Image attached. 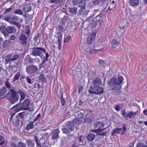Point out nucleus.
Wrapping results in <instances>:
<instances>
[{
	"instance_id": "obj_38",
	"label": "nucleus",
	"mask_w": 147,
	"mask_h": 147,
	"mask_svg": "<svg viewBox=\"0 0 147 147\" xmlns=\"http://www.w3.org/2000/svg\"><path fill=\"white\" fill-rule=\"evenodd\" d=\"M116 79L115 78H111L109 82V83L110 86H112L114 84L116 85L115 81Z\"/></svg>"
},
{
	"instance_id": "obj_36",
	"label": "nucleus",
	"mask_w": 147,
	"mask_h": 147,
	"mask_svg": "<svg viewBox=\"0 0 147 147\" xmlns=\"http://www.w3.org/2000/svg\"><path fill=\"white\" fill-rule=\"evenodd\" d=\"M20 121L18 117H16L13 120V123L16 126H18L20 123Z\"/></svg>"
},
{
	"instance_id": "obj_8",
	"label": "nucleus",
	"mask_w": 147,
	"mask_h": 147,
	"mask_svg": "<svg viewBox=\"0 0 147 147\" xmlns=\"http://www.w3.org/2000/svg\"><path fill=\"white\" fill-rule=\"evenodd\" d=\"M94 125L95 128H97L96 130H99L103 129L104 126V124L103 123L98 121L95 123Z\"/></svg>"
},
{
	"instance_id": "obj_22",
	"label": "nucleus",
	"mask_w": 147,
	"mask_h": 147,
	"mask_svg": "<svg viewBox=\"0 0 147 147\" xmlns=\"http://www.w3.org/2000/svg\"><path fill=\"white\" fill-rule=\"evenodd\" d=\"M7 92V90L5 87H3L0 89V97L1 98L4 97L5 94Z\"/></svg>"
},
{
	"instance_id": "obj_16",
	"label": "nucleus",
	"mask_w": 147,
	"mask_h": 147,
	"mask_svg": "<svg viewBox=\"0 0 147 147\" xmlns=\"http://www.w3.org/2000/svg\"><path fill=\"white\" fill-rule=\"evenodd\" d=\"M62 37V36L61 34H59L57 37L58 39L57 42L58 44V47L59 50H60L61 48Z\"/></svg>"
},
{
	"instance_id": "obj_33",
	"label": "nucleus",
	"mask_w": 147,
	"mask_h": 147,
	"mask_svg": "<svg viewBox=\"0 0 147 147\" xmlns=\"http://www.w3.org/2000/svg\"><path fill=\"white\" fill-rule=\"evenodd\" d=\"M77 8L75 7L69 8V12L72 13V14L76 15L77 13Z\"/></svg>"
},
{
	"instance_id": "obj_13",
	"label": "nucleus",
	"mask_w": 147,
	"mask_h": 147,
	"mask_svg": "<svg viewBox=\"0 0 147 147\" xmlns=\"http://www.w3.org/2000/svg\"><path fill=\"white\" fill-rule=\"evenodd\" d=\"M66 126L71 131L74 130L75 125L73 122L70 121H68L66 123Z\"/></svg>"
},
{
	"instance_id": "obj_42",
	"label": "nucleus",
	"mask_w": 147,
	"mask_h": 147,
	"mask_svg": "<svg viewBox=\"0 0 147 147\" xmlns=\"http://www.w3.org/2000/svg\"><path fill=\"white\" fill-rule=\"evenodd\" d=\"M9 79L7 78L5 82V85L6 86V87L8 88H11V86L10 85V84L9 82Z\"/></svg>"
},
{
	"instance_id": "obj_30",
	"label": "nucleus",
	"mask_w": 147,
	"mask_h": 147,
	"mask_svg": "<svg viewBox=\"0 0 147 147\" xmlns=\"http://www.w3.org/2000/svg\"><path fill=\"white\" fill-rule=\"evenodd\" d=\"M4 20L9 22L11 24L13 22L12 20V16H6L4 18Z\"/></svg>"
},
{
	"instance_id": "obj_17",
	"label": "nucleus",
	"mask_w": 147,
	"mask_h": 147,
	"mask_svg": "<svg viewBox=\"0 0 147 147\" xmlns=\"http://www.w3.org/2000/svg\"><path fill=\"white\" fill-rule=\"evenodd\" d=\"M13 109H14V111L16 112V113L23 110L22 107H21V104L20 103H19L13 107Z\"/></svg>"
},
{
	"instance_id": "obj_28",
	"label": "nucleus",
	"mask_w": 147,
	"mask_h": 147,
	"mask_svg": "<svg viewBox=\"0 0 147 147\" xmlns=\"http://www.w3.org/2000/svg\"><path fill=\"white\" fill-rule=\"evenodd\" d=\"M21 76V74L20 73V72H18L15 75L12 82L14 83L16 80H19Z\"/></svg>"
},
{
	"instance_id": "obj_2",
	"label": "nucleus",
	"mask_w": 147,
	"mask_h": 147,
	"mask_svg": "<svg viewBox=\"0 0 147 147\" xmlns=\"http://www.w3.org/2000/svg\"><path fill=\"white\" fill-rule=\"evenodd\" d=\"M19 55L15 53H12L7 55L5 59V63H10L16 60L19 57Z\"/></svg>"
},
{
	"instance_id": "obj_47",
	"label": "nucleus",
	"mask_w": 147,
	"mask_h": 147,
	"mask_svg": "<svg viewBox=\"0 0 147 147\" xmlns=\"http://www.w3.org/2000/svg\"><path fill=\"white\" fill-rule=\"evenodd\" d=\"M18 147H26V145L25 143L20 142L18 143Z\"/></svg>"
},
{
	"instance_id": "obj_44",
	"label": "nucleus",
	"mask_w": 147,
	"mask_h": 147,
	"mask_svg": "<svg viewBox=\"0 0 147 147\" xmlns=\"http://www.w3.org/2000/svg\"><path fill=\"white\" fill-rule=\"evenodd\" d=\"M44 76V75L43 74H41L39 76V78L42 82H45L46 80Z\"/></svg>"
},
{
	"instance_id": "obj_6",
	"label": "nucleus",
	"mask_w": 147,
	"mask_h": 147,
	"mask_svg": "<svg viewBox=\"0 0 147 147\" xmlns=\"http://www.w3.org/2000/svg\"><path fill=\"white\" fill-rule=\"evenodd\" d=\"M18 40L20 44L25 45L26 44L27 42L28 38L25 35L22 34L20 36Z\"/></svg>"
},
{
	"instance_id": "obj_31",
	"label": "nucleus",
	"mask_w": 147,
	"mask_h": 147,
	"mask_svg": "<svg viewBox=\"0 0 147 147\" xmlns=\"http://www.w3.org/2000/svg\"><path fill=\"white\" fill-rule=\"evenodd\" d=\"M34 122H30L27 125L26 127V130H29L31 129H32L34 128Z\"/></svg>"
},
{
	"instance_id": "obj_7",
	"label": "nucleus",
	"mask_w": 147,
	"mask_h": 147,
	"mask_svg": "<svg viewBox=\"0 0 147 147\" xmlns=\"http://www.w3.org/2000/svg\"><path fill=\"white\" fill-rule=\"evenodd\" d=\"M103 92V88L99 86H95V87L92 88V94H98L102 93Z\"/></svg>"
},
{
	"instance_id": "obj_20",
	"label": "nucleus",
	"mask_w": 147,
	"mask_h": 147,
	"mask_svg": "<svg viewBox=\"0 0 147 147\" xmlns=\"http://www.w3.org/2000/svg\"><path fill=\"white\" fill-rule=\"evenodd\" d=\"M0 28L2 32L5 37L7 36H8L9 33L7 28L4 26H1L0 27Z\"/></svg>"
},
{
	"instance_id": "obj_56",
	"label": "nucleus",
	"mask_w": 147,
	"mask_h": 147,
	"mask_svg": "<svg viewBox=\"0 0 147 147\" xmlns=\"http://www.w3.org/2000/svg\"><path fill=\"white\" fill-rule=\"evenodd\" d=\"M115 109V110L117 111H120V105H116L114 106Z\"/></svg>"
},
{
	"instance_id": "obj_4",
	"label": "nucleus",
	"mask_w": 147,
	"mask_h": 147,
	"mask_svg": "<svg viewBox=\"0 0 147 147\" xmlns=\"http://www.w3.org/2000/svg\"><path fill=\"white\" fill-rule=\"evenodd\" d=\"M37 67L34 65L27 66L26 68V71L29 74L34 73L37 71Z\"/></svg>"
},
{
	"instance_id": "obj_29",
	"label": "nucleus",
	"mask_w": 147,
	"mask_h": 147,
	"mask_svg": "<svg viewBox=\"0 0 147 147\" xmlns=\"http://www.w3.org/2000/svg\"><path fill=\"white\" fill-rule=\"evenodd\" d=\"M123 78L122 77L120 76L118 77L116 79L115 81L116 85H120L123 80Z\"/></svg>"
},
{
	"instance_id": "obj_12",
	"label": "nucleus",
	"mask_w": 147,
	"mask_h": 147,
	"mask_svg": "<svg viewBox=\"0 0 147 147\" xmlns=\"http://www.w3.org/2000/svg\"><path fill=\"white\" fill-rule=\"evenodd\" d=\"M59 133L60 131L58 129L53 130L52 132V139L53 140H55L58 138Z\"/></svg>"
},
{
	"instance_id": "obj_43",
	"label": "nucleus",
	"mask_w": 147,
	"mask_h": 147,
	"mask_svg": "<svg viewBox=\"0 0 147 147\" xmlns=\"http://www.w3.org/2000/svg\"><path fill=\"white\" fill-rule=\"evenodd\" d=\"M62 130L63 134H65L66 135L69 134L70 133V131L66 128H63Z\"/></svg>"
},
{
	"instance_id": "obj_24",
	"label": "nucleus",
	"mask_w": 147,
	"mask_h": 147,
	"mask_svg": "<svg viewBox=\"0 0 147 147\" xmlns=\"http://www.w3.org/2000/svg\"><path fill=\"white\" fill-rule=\"evenodd\" d=\"M123 129L122 128H117L113 130L111 133V135L114 136L115 134H119Z\"/></svg>"
},
{
	"instance_id": "obj_23",
	"label": "nucleus",
	"mask_w": 147,
	"mask_h": 147,
	"mask_svg": "<svg viewBox=\"0 0 147 147\" xmlns=\"http://www.w3.org/2000/svg\"><path fill=\"white\" fill-rule=\"evenodd\" d=\"M129 3L131 6H137L139 5V0H130Z\"/></svg>"
},
{
	"instance_id": "obj_34",
	"label": "nucleus",
	"mask_w": 147,
	"mask_h": 147,
	"mask_svg": "<svg viewBox=\"0 0 147 147\" xmlns=\"http://www.w3.org/2000/svg\"><path fill=\"white\" fill-rule=\"evenodd\" d=\"M73 122L75 124L78 125H80L82 123V121L81 119L79 118H75L73 121Z\"/></svg>"
},
{
	"instance_id": "obj_52",
	"label": "nucleus",
	"mask_w": 147,
	"mask_h": 147,
	"mask_svg": "<svg viewBox=\"0 0 147 147\" xmlns=\"http://www.w3.org/2000/svg\"><path fill=\"white\" fill-rule=\"evenodd\" d=\"M41 115L40 113H39L38 114L36 117L34 119V120L33 121V122H35L37 121L39 118H40Z\"/></svg>"
},
{
	"instance_id": "obj_26",
	"label": "nucleus",
	"mask_w": 147,
	"mask_h": 147,
	"mask_svg": "<svg viewBox=\"0 0 147 147\" xmlns=\"http://www.w3.org/2000/svg\"><path fill=\"white\" fill-rule=\"evenodd\" d=\"M11 42L9 40L5 41L2 47L4 48H6L9 46Z\"/></svg>"
},
{
	"instance_id": "obj_25",
	"label": "nucleus",
	"mask_w": 147,
	"mask_h": 147,
	"mask_svg": "<svg viewBox=\"0 0 147 147\" xmlns=\"http://www.w3.org/2000/svg\"><path fill=\"white\" fill-rule=\"evenodd\" d=\"M7 30L10 34L14 33L16 32V29L14 26H9L7 27Z\"/></svg>"
},
{
	"instance_id": "obj_19",
	"label": "nucleus",
	"mask_w": 147,
	"mask_h": 147,
	"mask_svg": "<svg viewBox=\"0 0 147 147\" xmlns=\"http://www.w3.org/2000/svg\"><path fill=\"white\" fill-rule=\"evenodd\" d=\"M84 118L85 122L86 123H89L91 121V118H92V116L91 115V113L90 112V114L89 115L88 114H86Z\"/></svg>"
},
{
	"instance_id": "obj_49",
	"label": "nucleus",
	"mask_w": 147,
	"mask_h": 147,
	"mask_svg": "<svg viewBox=\"0 0 147 147\" xmlns=\"http://www.w3.org/2000/svg\"><path fill=\"white\" fill-rule=\"evenodd\" d=\"M12 9V7H10L9 8L6 9L5 11H4L3 13L4 14H6L7 13L9 12H10L11 10Z\"/></svg>"
},
{
	"instance_id": "obj_21",
	"label": "nucleus",
	"mask_w": 147,
	"mask_h": 147,
	"mask_svg": "<svg viewBox=\"0 0 147 147\" xmlns=\"http://www.w3.org/2000/svg\"><path fill=\"white\" fill-rule=\"evenodd\" d=\"M121 85H115L111 88L112 90L115 93L118 92L121 88Z\"/></svg>"
},
{
	"instance_id": "obj_27",
	"label": "nucleus",
	"mask_w": 147,
	"mask_h": 147,
	"mask_svg": "<svg viewBox=\"0 0 147 147\" xmlns=\"http://www.w3.org/2000/svg\"><path fill=\"white\" fill-rule=\"evenodd\" d=\"M101 81L100 79L99 78H97L94 79L93 82V84L95 86H96L100 85L101 84Z\"/></svg>"
},
{
	"instance_id": "obj_64",
	"label": "nucleus",
	"mask_w": 147,
	"mask_h": 147,
	"mask_svg": "<svg viewBox=\"0 0 147 147\" xmlns=\"http://www.w3.org/2000/svg\"><path fill=\"white\" fill-rule=\"evenodd\" d=\"M78 93L80 94L82 92L83 87L82 86H78Z\"/></svg>"
},
{
	"instance_id": "obj_1",
	"label": "nucleus",
	"mask_w": 147,
	"mask_h": 147,
	"mask_svg": "<svg viewBox=\"0 0 147 147\" xmlns=\"http://www.w3.org/2000/svg\"><path fill=\"white\" fill-rule=\"evenodd\" d=\"M5 97L7 99L9 100L12 104L17 101L19 98L18 95H17L15 90L12 89L10 90V92H8L5 96Z\"/></svg>"
},
{
	"instance_id": "obj_37",
	"label": "nucleus",
	"mask_w": 147,
	"mask_h": 147,
	"mask_svg": "<svg viewBox=\"0 0 147 147\" xmlns=\"http://www.w3.org/2000/svg\"><path fill=\"white\" fill-rule=\"evenodd\" d=\"M7 3L10 4V7H12L15 3V2L14 0H7L5 1V4Z\"/></svg>"
},
{
	"instance_id": "obj_41",
	"label": "nucleus",
	"mask_w": 147,
	"mask_h": 147,
	"mask_svg": "<svg viewBox=\"0 0 147 147\" xmlns=\"http://www.w3.org/2000/svg\"><path fill=\"white\" fill-rule=\"evenodd\" d=\"M49 1L51 3H62L63 0H49Z\"/></svg>"
},
{
	"instance_id": "obj_50",
	"label": "nucleus",
	"mask_w": 147,
	"mask_h": 147,
	"mask_svg": "<svg viewBox=\"0 0 147 147\" xmlns=\"http://www.w3.org/2000/svg\"><path fill=\"white\" fill-rule=\"evenodd\" d=\"M92 36H90L87 39V42L88 44H90L92 43Z\"/></svg>"
},
{
	"instance_id": "obj_3",
	"label": "nucleus",
	"mask_w": 147,
	"mask_h": 147,
	"mask_svg": "<svg viewBox=\"0 0 147 147\" xmlns=\"http://www.w3.org/2000/svg\"><path fill=\"white\" fill-rule=\"evenodd\" d=\"M41 50L40 47H36L33 49L31 55L35 56H39L41 59L44 57L43 55H42Z\"/></svg>"
},
{
	"instance_id": "obj_51",
	"label": "nucleus",
	"mask_w": 147,
	"mask_h": 147,
	"mask_svg": "<svg viewBox=\"0 0 147 147\" xmlns=\"http://www.w3.org/2000/svg\"><path fill=\"white\" fill-rule=\"evenodd\" d=\"M61 99V105H62V106H64L65 105V100L64 98H63L62 95Z\"/></svg>"
},
{
	"instance_id": "obj_55",
	"label": "nucleus",
	"mask_w": 147,
	"mask_h": 147,
	"mask_svg": "<svg viewBox=\"0 0 147 147\" xmlns=\"http://www.w3.org/2000/svg\"><path fill=\"white\" fill-rule=\"evenodd\" d=\"M99 63L100 65L102 66H104L105 65V63L104 61L102 59H100L99 61Z\"/></svg>"
},
{
	"instance_id": "obj_48",
	"label": "nucleus",
	"mask_w": 147,
	"mask_h": 147,
	"mask_svg": "<svg viewBox=\"0 0 147 147\" xmlns=\"http://www.w3.org/2000/svg\"><path fill=\"white\" fill-rule=\"evenodd\" d=\"M71 37L70 36H68L66 38H65L64 40V42L65 43H67L71 39Z\"/></svg>"
},
{
	"instance_id": "obj_11",
	"label": "nucleus",
	"mask_w": 147,
	"mask_h": 147,
	"mask_svg": "<svg viewBox=\"0 0 147 147\" xmlns=\"http://www.w3.org/2000/svg\"><path fill=\"white\" fill-rule=\"evenodd\" d=\"M30 104V102L28 99H25L22 103V108L23 110H27L28 109Z\"/></svg>"
},
{
	"instance_id": "obj_35",
	"label": "nucleus",
	"mask_w": 147,
	"mask_h": 147,
	"mask_svg": "<svg viewBox=\"0 0 147 147\" xmlns=\"http://www.w3.org/2000/svg\"><path fill=\"white\" fill-rule=\"evenodd\" d=\"M19 93L21 97L20 100H23L26 97L25 94L24 92L22 91H19Z\"/></svg>"
},
{
	"instance_id": "obj_61",
	"label": "nucleus",
	"mask_w": 147,
	"mask_h": 147,
	"mask_svg": "<svg viewBox=\"0 0 147 147\" xmlns=\"http://www.w3.org/2000/svg\"><path fill=\"white\" fill-rule=\"evenodd\" d=\"M40 37V36L39 34H38L34 38V40L35 41V42H36L37 40Z\"/></svg>"
},
{
	"instance_id": "obj_62",
	"label": "nucleus",
	"mask_w": 147,
	"mask_h": 147,
	"mask_svg": "<svg viewBox=\"0 0 147 147\" xmlns=\"http://www.w3.org/2000/svg\"><path fill=\"white\" fill-rule=\"evenodd\" d=\"M35 139L37 146L38 147H41V145L38 142V138L37 137H35Z\"/></svg>"
},
{
	"instance_id": "obj_60",
	"label": "nucleus",
	"mask_w": 147,
	"mask_h": 147,
	"mask_svg": "<svg viewBox=\"0 0 147 147\" xmlns=\"http://www.w3.org/2000/svg\"><path fill=\"white\" fill-rule=\"evenodd\" d=\"M12 24H14L16 25L17 26V27H18L19 28H20L21 26L19 23L17 22H13Z\"/></svg>"
},
{
	"instance_id": "obj_45",
	"label": "nucleus",
	"mask_w": 147,
	"mask_h": 147,
	"mask_svg": "<svg viewBox=\"0 0 147 147\" xmlns=\"http://www.w3.org/2000/svg\"><path fill=\"white\" fill-rule=\"evenodd\" d=\"M136 147H147V146L146 145H144L142 142H139L137 145Z\"/></svg>"
},
{
	"instance_id": "obj_53",
	"label": "nucleus",
	"mask_w": 147,
	"mask_h": 147,
	"mask_svg": "<svg viewBox=\"0 0 147 147\" xmlns=\"http://www.w3.org/2000/svg\"><path fill=\"white\" fill-rule=\"evenodd\" d=\"M87 138L88 141H92V134L90 133L87 136Z\"/></svg>"
},
{
	"instance_id": "obj_10",
	"label": "nucleus",
	"mask_w": 147,
	"mask_h": 147,
	"mask_svg": "<svg viewBox=\"0 0 147 147\" xmlns=\"http://www.w3.org/2000/svg\"><path fill=\"white\" fill-rule=\"evenodd\" d=\"M86 4V1L85 0H81L79 3V7H81V8L79 10L80 13H81L85 9V6Z\"/></svg>"
},
{
	"instance_id": "obj_54",
	"label": "nucleus",
	"mask_w": 147,
	"mask_h": 147,
	"mask_svg": "<svg viewBox=\"0 0 147 147\" xmlns=\"http://www.w3.org/2000/svg\"><path fill=\"white\" fill-rule=\"evenodd\" d=\"M26 80L27 82L29 84H32L33 82L32 80L28 77L26 78Z\"/></svg>"
},
{
	"instance_id": "obj_57",
	"label": "nucleus",
	"mask_w": 147,
	"mask_h": 147,
	"mask_svg": "<svg viewBox=\"0 0 147 147\" xmlns=\"http://www.w3.org/2000/svg\"><path fill=\"white\" fill-rule=\"evenodd\" d=\"M97 33V30H95L93 31V32H92V39L95 38Z\"/></svg>"
},
{
	"instance_id": "obj_39",
	"label": "nucleus",
	"mask_w": 147,
	"mask_h": 147,
	"mask_svg": "<svg viewBox=\"0 0 147 147\" xmlns=\"http://www.w3.org/2000/svg\"><path fill=\"white\" fill-rule=\"evenodd\" d=\"M102 44L100 39L96 40L94 44V46L96 47L99 45H102Z\"/></svg>"
},
{
	"instance_id": "obj_58",
	"label": "nucleus",
	"mask_w": 147,
	"mask_h": 147,
	"mask_svg": "<svg viewBox=\"0 0 147 147\" xmlns=\"http://www.w3.org/2000/svg\"><path fill=\"white\" fill-rule=\"evenodd\" d=\"M84 137L83 136H80L79 138V142L82 143L83 142Z\"/></svg>"
},
{
	"instance_id": "obj_46",
	"label": "nucleus",
	"mask_w": 147,
	"mask_h": 147,
	"mask_svg": "<svg viewBox=\"0 0 147 147\" xmlns=\"http://www.w3.org/2000/svg\"><path fill=\"white\" fill-rule=\"evenodd\" d=\"M14 13L15 14H19L20 15H22L23 14L22 11L20 9L16 10L14 12Z\"/></svg>"
},
{
	"instance_id": "obj_40",
	"label": "nucleus",
	"mask_w": 147,
	"mask_h": 147,
	"mask_svg": "<svg viewBox=\"0 0 147 147\" xmlns=\"http://www.w3.org/2000/svg\"><path fill=\"white\" fill-rule=\"evenodd\" d=\"M115 1H112V2L110 3V5L109 6L108 8V9H109L110 10H112L113 9V8L112 7H113L114 8L115 7Z\"/></svg>"
},
{
	"instance_id": "obj_15",
	"label": "nucleus",
	"mask_w": 147,
	"mask_h": 147,
	"mask_svg": "<svg viewBox=\"0 0 147 147\" xmlns=\"http://www.w3.org/2000/svg\"><path fill=\"white\" fill-rule=\"evenodd\" d=\"M106 128H105L99 130H95V131H94V130L92 129V132H96L97 134L99 135L105 136L107 134V131H106L103 132L102 131L105 130Z\"/></svg>"
},
{
	"instance_id": "obj_9",
	"label": "nucleus",
	"mask_w": 147,
	"mask_h": 147,
	"mask_svg": "<svg viewBox=\"0 0 147 147\" xmlns=\"http://www.w3.org/2000/svg\"><path fill=\"white\" fill-rule=\"evenodd\" d=\"M112 47L115 49H119L120 45L119 42L115 40H113L111 42Z\"/></svg>"
},
{
	"instance_id": "obj_5",
	"label": "nucleus",
	"mask_w": 147,
	"mask_h": 147,
	"mask_svg": "<svg viewBox=\"0 0 147 147\" xmlns=\"http://www.w3.org/2000/svg\"><path fill=\"white\" fill-rule=\"evenodd\" d=\"M90 112L88 111H85L84 110H81L80 111L75 113V115L76 117L78 118H84L86 114H90Z\"/></svg>"
},
{
	"instance_id": "obj_32",
	"label": "nucleus",
	"mask_w": 147,
	"mask_h": 147,
	"mask_svg": "<svg viewBox=\"0 0 147 147\" xmlns=\"http://www.w3.org/2000/svg\"><path fill=\"white\" fill-rule=\"evenodd\" d=\"M27 144L29 147H34V143L31 140H26Z\"/></svg>"
},
{
	"instance_id": "obj_18",
	"label": "nucleus",
	"mask_w": 147,
	"mask_h": 147,
	"mask_svg": "<svg viewBox=\"0 0 147 147\" xmlns=\"http://www.w3.org/2000/svg\"><path fill=\"white\" fill-rule=\"evenodd\" d=\"M32 9V7L29 4H27L24 5L23 6V10L25 13H28Z\"/></svg>"
},
{
	"instance_id": "obj_59",
	"label": "nucleus",
	"mask_w": 147,
	"mask_h": 147,
	"mask_svg": "<svg viewBox=\"0 0 147 147\" xmlns=\"http://www.w3.org/2000/svg\"><path fill=\"white\" fill-rule=\"evenodd\" d=\"M12 17L13 22H14V21H18L19 20V17L16 16H14Z\"/></svg>"
},
{
	"instance_id": "obj_14",
	"label": "nucleus",
	"mask_w": 147,
	"mask_h": 147,
	"mask_svg": "<svg viewBox=\"0 0 147 147\" xmlns=\"http://www.w3.org/2000/svg\"><path fill=\"white\" fill-rule=\"evenodd\" d=\"M138 113V111L133 113L132 111H131L129 113L127 114L125 118L127 119L129 118L130 119H134L135 118L137 114Z\"/></svg>"
},
{
	"instance_id": "obj_63",
	"label": "nucleus",
	"mask_w": 147,
	"mask_h": 147,
	"mask_svg": "<svg viewBox=\"0 0 147 147\" xmlns=\"http://www.w3.org/2000/svg\"><path fill=\"white\" fill-rule=\"evenodd\" d=\"M100 2V0H93L92 1L93 4L94 5L98 4Z\"/></svg>"
}]
</instances>
